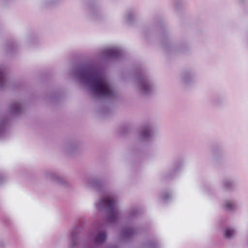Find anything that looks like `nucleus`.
I'll return each mask as SVG.
<instances>
[{
    "mask_svg": "<svg viewBox=\"0 0 248 248\" xmlns=\"http://www.w3.org/2000/svg\"><path fill=\"white\" fill-rule=\"evenodd\" d=\"M196 73L192 69H185L180 75V82L185 85H189L195 82Z\"/></svg>",
    "mask_w": 248,
    "mask_h": 248,
    "instance_id": "10",
    "label": "nucleus"
},
{
    "mask_svg": "<svg viewBox=\"0 0 248 248\" xmlns=\"http://www.w3.org/2000/svg\"><path fill=\"white\" fill-rule=\"evenodd\" d=\"M83 182L89 188L99 193H105V187L101 179L98 176H87L83 179Z\"/></svg>",
    "mask_w": 248,
    "mask_h": 248,
    "instance_id": "6",
    "label": "nucleus"
},
{
    "mask_svg": "<svg viewBox=\"0 0 248 248\" xmlns=\"http://www.w3.org/2000/svg\"><path fill=\"white\" fill-rule=\"evenodd\" d=\"M144 33L145 35L146 36V31H144Z\"/></svg>",
    "mask_w": 248,
    "mask_h": 248,
    "instance_id": "33",
    "label": "nucleus"
},
{
    "mask_svg": "<svg viewBox=\"0 0 248 248\" xmlns=\"http://www.w3.org/2000/svg\"><path fill=\"white\" fill-rule=\"evenodd\" d=\"M105 195L98 199L96 207L99 212L106 213L107 219L109 223L114 224L117 222L120 215L117 198L113 195L105 194Z\"/></svg>",
    "mask_w": 248,
    "mask_h": 248,
    "instance_id": "3",
    "label": "nucleus"
},
{
    "mask_svg": "<svg viewBox=\"0 0 248 248\" xmlns=\"http://www.w3.org/2000/svg\"><path fill=\"white\" fill-rule=\"evenodd\" d=\"M6 244L3 239H0V248H5Z\"/></svg>",
    "mask_w": 248,
    "mask_h": 248,
    "instance_id": "27",
    "label": "nucleus"
},
{
    "mask_svg": "<svg viewBox=\"0 0 248 248\" xmlns=\"http://www.w3.org/2000/svg\"><path fill=\"white\" fill-rule=\"evenodd\" d=\"M7 179V177L5 175H3L0 173V185L5 182Z\"/></svg>",
    "mask_w": 248,
    "mask_h": 248,
    "instance_id": "26",
    "label": "nucleus"
},
{
    "mask_svg": "<svg viewBox=\"0 0 248 248\" xmlns=\"http://www.w3.org/2000/svg\"><path fill=\"white\" fill-rule=\"evenodd\" d=\"M160 243L156 240L147 241L143 245V248H159Z\"/></svg>",
    "mask_w": 248,
    "mask_h": 248,
    "instance_id": "23",
    "label": "nucleus"
},
{
    "mask_svg": "<svg viewBox=\"0 0 248 248\" xmlns=\"http://www.w3.org/2000/svg\"><path fill=\"white\" fill-rule=\"evenodd\" d=\"M106 248H118V247L115 245H109L106 247Z\"/></svg>",
    "mask_w": 248,
    "mask_h": 248,
    "instance_id": "30",
    "label": "nucleus"
},
{
    "mask_svg": "<svg viewBox=\"0 0 248 248\" xmlns=\"http://www.w3.org/2000/svg\"><path fill=\"white\" fill-rule=\"evenodd\" d=\"M222 188L226 190H232L235 187V182L230 178H223L221 181Z\"/></svg>",
    "mask_w": 248,
    "mask_h": 248,
    "instance_id": "17",
    "label": "nucleus"
},
{
    "mask_svg": "<svg viewBox=\"0 0 248 248\" xmlns=\"http://www.w3.org/2000/svg\"><path fill=\"white\" fill-rule=\"evenodd\" d=\"M154 137V127L150 124H144L139 134L140 140L143 142H150Z\"/></svg>",
    "mask_w": 248,
    "mask_h": 248,
    "instance_id": "8",
    "label": "nucleus"
},
{
    "mask_svg": "<svg viewBox=\"0 0 248 248\" xmlns=\"http://www.w3.org/2000/svg\"><path fill=\"white\" fill-rule=\"evenodd\" d=\"M9 122L7 117H0V139L4 138L8 135Z\"/></svg>",
    "mask_w": 248,
    "mask_h": 248,
    "instance_id": "14",
    "label": "nucleus"
},
{
    "mask_svg": "<svg viewBox=\"0 0 248 248\" xmlns=\"http://www.w3.org/2000/svg\"><path fill=\"white\" fill-rule=\"evenodd\" d=\"M9 112L13 117L19 116L24 112L23 104L18 100L12 101L9 105Z\"/></svg>",
    "mask_w": 248,
    "mask_h": 248,
    "instance_id": "11",
    "label": "nucleus"
},
{
    "mask_svg": "<svg viewBox=\"0 0 248 248\" xmlns=\"http://www.w3.org/2000/svg\"><path fill=\"white\" fill-rule=\"evenodd\" d=\"M79 143L78 141L74 140L67 142L63 147V151L69 155L76 153L79 150Z\"/></svg>",
    "mask_w": 248,
    "mask_h": 248,
    "instance_id": "13",
    "label": "nucleus"
},
{
    "mask_svg": "<svg viewBox=\"0 0 248 248\" xmlns=\"http://www.w3.org/2000/svg\"><path fill=\"white\" fill-rule=\"evenodd\" d=\"M88 10L89 16L93 19H98L100 14V7L96 3H90L88 5Z\"/></svg>",
    "mask_w": 248,
    "mask_h": 248,
    "instance_id": "16",
    "label": "nucleus"
},
{
    "mask_svg": "<svg viewBox=\"0 0 248 248\" xmlns=\"http://www.w3.org/2000/svg\"><path fill=\"white\" fill-rule=\"evenodd\" d=\"M172 194L171 193L165 191L161 194V199L164 203L168 202L172 199Z\"/></svg>",
    "mask_w": 248,
    "mask_h": 248,
    "instance_id": "24",
    "label": "nucleus"
},
{
    "mask_svg": "<svg viewBox=\"0 0 248 248\" xmlns=\"http://www.w3.org/2000/svg\"><path fill=\"white\" fill-rule=\"evenodd\" d=\"M43 175L45 178L58 185L65 187L69 186L68 182L54 170H46L44 172Z\"/></svg>",
    "mask_w": 248,
    "mask_h": 248,
    "instance_id": "9",
    "label": "nucleus"
},
{
    "mask_svg": "<svg viewBox=\"0 0 248 248\" xmlns=\"http://www.w3.org/2000/svg\"><path fill=\"white\" fill-rule=\"evenodd\" d=\"M134 78L137 82V90L140 94L147 96L152 93L155 84L144 68L140 67L136 69Z\"/></svg>",
    "mask_w": 248,
    "mask_h": 248,
    "instance_id": "4",
    "label": "nucleus"
},
{
    "mask_svg": "<svg viewBox=\"0 0 248 248\" xmlns=\"http://www.w3.org/2000/svg\"><path fill=\"white\" fill-rule=\"evenodd\" d=\"M212 154L213 155V157L214 160H217L218 157L219 153H220V151H218L217 149H216L215 147H213L212 148Z\"/></svg>",
    "mask_w": 248,
    "mask_h": 248,
    "instance_id": "25",
    "label": "nucleus"
},
{
    "mask_svg": "<svg viewBox=\"0 0 248 248\" xmlns=\"http://www.w3.org/2000/svg\"><path fill=\"white\" fill-rule=\"evenodd\" d=\"M6 77L3 68L0 66V89H3L7 86Z\"/></svg>",
    "mask_w": 248,
    "mask_h": 248,
    "instance_id": "20",
    "label": "nucleus"
},
{
    "mask_svg": "<svg viewBox=\"0 0 248 248\" xmlns=\"http://www.w3.org/2000/svg\"><path fill=\"white\" fill-rule=\"evenodd\" d=\"M223 234L225 239L232 240L236 236V230L233 227H225L223 230Z\"/></svg>",
    "mask_w": 248,
    "mask_h": 248,
    "instance_id": "18",
    "label": "nucleus"
},
{
    "mask_svg": "<svg viewBox=\"0 0 248 248\" xmlns=\"http://www.w3.org/2000/svg\"><path fill=\"white\" fill-rule=\"evenodd\" d=\"M124 53V50L121 47L114 46L103 50L101 52V57L106 60L118 59L122 58Z\"/></svg>",
    "mask_w": 248,
    "mask_h": 248,
    "instance_id": "7",
    "label": "nucleus"
},
{
    "mask_svg": "<svg viewBox=\"0 0 248 248\" xmlns=\"http://www.w3.org/2000/svg\"><path fill=\"white\" fill-rule=\"evenodd\" d=\"M140 212L138 208H133L127 212V219L132 220L136 218Z\"/></svg>",
    "mask_w": 248,
    "mask_h": 248,
    "instance_id": "22",
    "label": "nucleus"
},
{
    "mask_svg": "<svg viewBox=\"0 0 248 248\" xmlns=\"http://www.w3.org/2000/svg\"><path fill=\"white\" fill-rule=\"evenodd\" d=\"M137 232L138 230L135 228L125 227L122 229L120 233V238L124 242H129L133 239Z\"/></svg>",
    "mask_w": 248,
    "mask_h": 248,
    "instance_id": "12",
    "label": "nucleus"
},
{
    "mask_svg": "<svg viewBox=\"0 0 248 248\" xmlns=\"http://www.w3.org/2000/svg\"><path fill=\"white\" fill-rule=\"evenodd\" d=\"M57 97H58V94H55L54 96L51 97L50 99L52 100H54Z\"/></svg>",
    "mask_w": 248,
    "mask_h": 248,
    "instance_id": "31",
    "label": "nucleus"
},
{
    "mask_svg": "<svg viewBox=\"0 0 248 248\" xmlns=\"http://www.w3.org/2000/svg\"><path fill=\"white\" fill-rule=\"evenodd\" d=\"M72 75L80 84L85 85L97 98L115 99L118 94L112 85L105 79L96 64L89 62L75 68Z\"/></svg>",
    "mask_w": 248,
    "mask_h": 248,
    "instance_id": "1",
    "label": "nucleus"
},
{
    "mask_svg": "<svg viewBox=\"0 0 248 248\" xmlns=\"http://www.w3.org/2000/svg\"><path fill=\"white\" fill-rule=\"evenodd\" d=\"M183 166V162L181 160H180V161L177 162L175 163L173 166L172 167L171 170V174L170 175V176H167V177H171L173 175L177 174L178 172L180 171V170L182 169Z\"/></svg>",
    "mask_w": 248,
    "mask_h": 248,
    "instance_id": "19",
    "label": "nucleus"
},
{
    "mask_svg": "<svg viewBox=\"0 0 248 248\" xmlns=\"http://www.w3.org/2000/svg\"><path fill=\"white\" fill-rule=\"evenodd\" d=\"M52 1L51 0H46L45 2H44V4L45 5H47V4H48L49 3H51Z\"/></svg>",
    "mask_w": 248,
    "mask_h": 248,
    "instance_id": "29",
    "label": "nucleus"
},
{
    "mask_svg": "<svg viewBox=\"0 0 248 248\" xmlns=\"http://www.w3.org/2000/svg\"><path fill=\"white\" fill-rule=\"evenodd\" d=\"M247 248H248V236L247 241Z\"/></svg>",
    "mask_w": 248,
    "mask_h": 248,
    "instance_id": "32",
    "label": "nucleus"
},
{
    "mask_svg": "<svg viewBox=\"0 0 248 248\" xmlns=\"http://www.w3.org/2000/svg\"><path fill=\"white\" fill-rule=\"evenodd\" d=\"M14 45L13 43H10L7 46V50L8 51H12L14 49Z\"/></svg>",
    "mask_w": 248,
    "mask_h": 248,
    "instance_id": "28",
    "label": "nucleus"
},
{
    "mask_svg": "<svg viewBox=\"0 0 248 248\" xmlns=\"http://www.w3.org/2000/svg\"><path fill=\"white\" fill-rule=\"evenodd\" d=\"M222 207L224 210L230 213H234L237 209L236 203L233 200H224Z\"/></svg>",
    "mask_w": 248,
    "mask_h": 248,
    "instance_id": "15",
    "label": "nucleus"
},
{
    "mask_svg": "<svg viewBox=\"0 0 248 248\" xmlns=\"http://www.w3.org/2000/svg\"><path fill=\"white\" fill-rule=\"evenodd\" d=\"M135 17V13L133 10L127 12L124 16V22L128 24H132Z\"/></svg>",
    "mask_w": 248,
    "mask_h": 248,
    "instance_id": "21",
    "label": "nucleus"
},
{
    "mask_svg": "<svg viewBox=\"0 0 248 248\" xmlns=\"http://www.w3.org/2000/svg\"><path fill=\"white\" fill-rule=\"evenodd\" d=\"M80 227L75 226L70 231L68 236V248H101L108 238L107 231L99 227L91 229L87 235L88 242L79 243V234Z\"/></svg>",
    "mask_w": 248,
    "mask_h": 248,
    "instance_id": "2",
    "label": "nucleus"
},
{
    "mask_svg": "<svg viewBox=\"0 0 248 248\" xmlns=\"http://www.w3.org/2000/svg\"><path fill=\"white\" fill-rule=\"evenodd\" d=\"M161 30V46L164 50L169 53L170 51H175L176 50L184 51L186 48V45L185 44H181L177 46H173L171 45L169 40V36L168 32L162 27Z\"/></svg>",
    "mask_w": 248,
    "mask_h": 248,
    "instance_id": "5",
    "label": "nucleus"
}]
</instances>
